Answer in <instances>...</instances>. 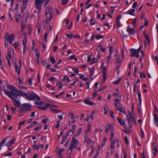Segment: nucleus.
I'll list each match as a JSON object with an SVG mask.
<instances>
[{
	"label": "nucleus",
	"mask_w": 158,
	"mask_h": 158,
	"mask_svg": "<svg viewBox=\"0 0 158 158\" xmlns=\"http://www.w3.org/2000/svg\"><path fill=\"white\" fill-rule=\"evenodd\" d=\"M50 109L51 111L54 113H58L61 112L60 110L53 109L52 108H50Z\"/></svg>",
	"instance_id": "obj_23"
},
{
	"label": "nucleus",
	"mask_w": 158,
	"mask_h": 158,
	"mask_svg": "<svg viewBox=\"0 0 158 158\" xmlns=\"http://www.w3.org/2000/svg\"><path fill=\"white\" fill-rule=\"evenodd\" d=\"M26 27V25L24 22H22L21 23V29L22 31H23V30L25 29Z\"/></svg>",
	"instance_id": "obj_29"
},
{
	"label": "nucleus",
	"mask_w": 158,
	"mask_h": 158,
	"mask_svg": "<svg viewBox=\"0 0 158 158\" xmlns=\"http://www.w3.org/2000/svg\"><path fill=\"white\" fill-rule=\"evenodd\" d=\"M121 79V78H120L118 80L116 81H114L113 82V84L115 85H118V84H119L120 82V81Z\"/></svg>",
	"instance_id": "obj_35"
},
{
	"label": "nucleus",
	"mask_w": 158,
	"mask_h": 158,
	"mask_svg": "<svg viewBox=\"0 0 158 158\" xmlns=\"http://www.w3.org/2000/svg\"><path fill=\"white\" fill-rule=\"evenodd\" d=\"M6 40L9 41V43L10 44H11L14 40L15 35H11L8 37H5Z\"/></svg>",
	"instance_id": "obj_8"
},
{
	"label": "nucleus",
	"mask_w": 158,
	"mask_h": 158,
	"mask_svg": "<svg viewBox=\"0 0 158 158\" xmlns=\"http://www.w3.org/2000/svg\"><path fill=\"white\" fill-rule=\"evenodd\" d=\"M58 68V66L56 65V64L54 65V67L53 68H51L50 69V70L51 71L53 72H56V69Z\"/></svg>",
	"instance_id": "obj_27"
},
{
	"label": "nucleus",
	"mask_w": 158,
	"mask_h": 158,
	"mask_svg": "<svg viewBox=\"0 0 158 158\" xmlns=\"http://www.w3.org/2000/svg\"><path fill=\"white\" fill-rule=\"evenodd\" d=\"M76 126L75 125H73L72 126V129L71 130V131L72 132V133L73 134L74 133L75 131V127Z\"/></svg>",
	"instance_id": "obj_40"
},
{
	"label": "nucleus",
	"mask_w": 158,
	"mask_h": 158,
	"mask_svg": "<svg viewBox=\"0 0 158 158\" xmlns=\"http://www.w3.org/2000/svg\"><path fill=\"white\" fill-rule=\"evenodd\" d=\"M42 128V126L41 125H37L35 127L34 130L35 131H37L39 130Z\"/></svg>",
	"instance_id": "obj_30"
},
{
	"label": "nucleus",
	"mask_w": 158,
	"mask_h": 158,
	"mask_svg": "<svg viewBox=\"0 0 158 158\" xmlns=\"http://www.w3.org/2000/svg\"><path fill=\"white\" fill-rule=\"evenodd\" d=\"M78 143V141L74 136H73L70 142L71 145L69 148V149L72 151L74 147L77 148V145Z\"/></svg>",
	"instance_id": "obj_3"
},
{
	"label": "nucleus",
	"mask_w": 158,
	"mask_h": 158,
	"mask_svg": "<svg viewBox=\"0 0 158 158\" xmlns=\"http://www.w3.org/2000/svg\"><path fill=\"white\" fill-rule=\"evenodd\" d=\"M114 130V127L111 124L107 123L105 126V130L104 131L108 134L109 131L112 132Z\"/></svg>",
	"instance_id": "obj_7"
},
{
	"label": "nucleus",
	"mask_w": 158,
	"mask_h": 158,
	"mask_svg": "<svg viewBox=\"0 0 158 158\" xmlns=\"http://www.w3.org/2000/svg\"><path fill=\"white\" fill-rule=\"evenodd\" d=\"M50 60L52 64H54L56 62V60L54 57H50Z\"/></svg>",
	"instance_id": "obj_39"
},
{
	"label": "nucleus",
	"mask_w": 158,
	"mask_h": 158,
	"mask_svg": "<svg viewBox=\"0 0 158 158\" xmlns=\"http://www.w3.org/2000/svg\"><path fill=\"white\" fill-rule=\"evenodd\" d=\"M94 69V68L91 69L89 71L90 76H93Z\"/></svg>",
	"instance_id": "obj_37"
},
{
	"label": "nucleus",
	"mask_w": 158,
	"mask_h": 158,
	"mask_svg": "<svg viewBox=\"0 0 158 158\" xmlns=\"http://www.w3.org/2000/svg\"><path fill=\"white\" fill-rule=\"evenodd\" d=\"M140 73V77L141 78H145V75L144 73H143L141 72H139Z\"/></svg>",
	"instance_id": "obj_47"
},
{
	"label": "nucleus",
	"mask_w": 158,
	"mask_h": 158,
	"mask_svg": "<svg viewBox=\"0 0 158 158\" xmlns=\"http://www.w3.org/2000/svg\"><path fill=\"white\" fill-rule=\"evenodd\" d=\"M109 113L111 117L112 118H114V114L113 112L112 111L110 110L109 111Z\"/></svg>",
	"instance_id": "obj_44"
},
{
	"label": "nucleus",
	"mask_w": 158,
	"mask_h": 158,
	"mask_svg": "<svg viewBox=\"0 0 158 158\" xmlns=\"http://www.w3.org/2000/svg\"><path fill=\"white\" fill-rule=\"evenodd\" d=\"M44 0H35V6L37 9L40 11L41 10L42 4L44 2Z\"/></svg>",
	"instance_id": "obj_6"
},
{
	"label": "nucleus",
	"mask_w": 158,
	"mask_h": 158,
	"mask_svg": "<svg viewBox=\"0 0 158 158\" xmlns=\"http://www.w3.org/2000/svg\"><path fill=\"white\" fill-rule=\"evenodd\" d=\"M51 106V104L49 103H46L43 106H38V108L39 110H46L48 108Z\"/></svg>",
	"instance_id": "obj_11"
},
{
	"label": "nucleus",
	"mask_w": 158,
	"mask_h": 158,
	"mask_svg": "<svg viewBox=\"0 0 158 158\" xmlns=\"http://www.w3.org/2000/svg\"><path fill=\"white\" fill-rule=\"evenodd\" d=\"M8 138H6L4 139L0 143V150L1 149L2 147V146H3V144L5 143L6 142V140Z\"/></svg>",
	"instance_id": "obj_28"
},
{
	"label": "nucleus",
	"mask_w": 158,
	"mask_h": 158,
	"mask_svg": "<svg viewBox=\"0 0 158 158\" xmlns=\"http://www.w3.org/2000/svg\"><path fill=\"white\" fill-rule=\"evenodd\" d=\"M116 63L119 64L120 65H121V60H120V58H118L117 61H116Z\"/></svg>",
	"instance_id": "obj_63"
},
{
	"label": "nucleus",
	"mask_w": 158,
	"mask_h": 158,
	"mask_svg": "<svg viewBox=\"0 0 158 158\" xmlns=\"http://www.w3.org/2000/svg\"><path fill=\"white\" fill-rule=\"evenodd\" d=\"M99 149L97 150L96 152V153L95 155L94 156V158H97L98 157V154H99Z\"/></svg>",
	"instance_id": "obj_49"
},
{
	"label": "nucleus",
	"mask_w": 158,
	"mask_h": 158,
	"mask_svg": "<svg viewBox=\"0 0 158 158\" xmlns=\"http://www.w3.org/2000/svg\"><path fill=\"white\" fill-rule=\"evenodd\" d=\"M117 120L119 123L121 125H123L125 123V121L123 120L122 119H120L119 118L117 117Z\"/></svg>",
	"instance_id": "obj_21"
},
{
	"label": "nucleus",
	"mask_w": 158,
	"mask_h": 158,
	"mask_svg": "<svg viewBox=\"0 0 158 158\" xmlns=\"http://www.w3.org/2000/svg\"><path fill=\"white\" fill-rule=\"evenodd\" d=\"M102 72L103 73V79L104 82H105L107 78V74L106 73V67H103L102 69Z\"/></svg>",
	"instance_id": "obj_12"
},
{
	"label": "nucleus",
	"mask_w": 158,
	"mask_h": 158,
	"mask_svg": "<svg viewBox=\"0 0 158 158\" xmlns=\"http://www.w3.org/2000/svg\"><path fill=\"white\" fill-rule=\"evenodd\" d=\"M103 38V37L102 35H98L96 36V39L97 40H98L100 39H102Z\"/></svg>",
	"instance_id": "obj_42"
},
{
	"label": "nucleus",
	"mask_w": 158,
	"mask_h": 158,
	"mask_svg": "<svg viewBox=\"0 0 158 158\" xmlns=\"http://www.w3.org/2000/svg\"><path fill=\"white\" fill-rule=\"evenodd\" d=\"M79 77L83 81H85L87 80V78H84V76L83 75L79 74Z\"/></svg>",
	"instance_id": "obj_31"
},
{
	"label": "nucleus",
	"mask_w": 158,
	"mask_h": 158,
	"mask_svg": "<svg viewBox=\"0 0 158 158\" xmlns=\"http://www.w3.org/2000/svg\"><path fill=\"white\" fill-rule=\"evenodd\" d=\"M92 61L91 62V64H93V63H96L98 61L97 59H95V58H93L92 59Z\"/></svg>",
	"instance_id": "obj_53"
},
{
	"label": "nucleus",
	"mask_w": 158,
	"mask_h": 158,
	"mask_svg": "<svg viewBox=\"0 0 158 158\" xmlns=\"http://www.w3.org/2000/svg\"><path fill=\"white\" fill-rule=\"evenodd\" d=\"M48 36V34L47 33H45L44 37V41L46 42H47V37Z\"/></svg>",
	"instance_id": "obj_43"
},
{
	"label": "nucleus",
	"mask_w": 158,
	"mask_h": 158,
	"mask_svg": "<svg viewBox=\"0 0 158 158\" xmlns=\"http://www.w3.org/2000/svg\"><path fill=\"white\" fill-rule=\"evenodd\" d=\"M62 83V82L60 81L57 82L56 86H59V89H61L62 88L63 86Z\"/></svg>",
	"instance_id": "obj_26"
},
{
	"label": "nucleus",
	"mask_w": 158,
	"mask_h": 158,
	"mask_svg": "<svg viewBox=\"0 0 158 158\" xmlns=\"http://www.w3.org/2000/svg\"><path fill=\"white\" fill-rule=\"evenodd\" d=\"M35 43L33 41L32 46V48H31L32 50H34L35 51V49H35Z\"/></svg>",
	"instance_id": "obj_46"
},
{
	"label": "nucleus",
	"mask_w": 158,
	"mask_h": 158,
	"mask_svg": "<svg viewBox=\"0 0 158 158\" xmlns=\"http://www.w3.org/2000/svg\"><path fill=\"white\" fill-rule=\"evenodd\" d=\"M144 37H145V40H147L148 43V44L149 45L150 44V40H149V39L148 37V35H144Z\"/></svg>",
	"instance_id": "obj_38"
},
{
	"label": "nucleus",
	"mask_w": 158,
	"mask_h": 158,
	"mask_svg": "<svg viewBox=\"0 0 158 158\" xmlns=\"http://www.w3.org/2000/svg\"><path fill=\"white\" fill-rule=\"evenodd\" d=\"M68 1V0H62L61 2V3L63 5H65L67 3Z\"/></svg>",
	"instance_id": "obj_51"
},
{
	"label": "nucleus",
	"mask_w": 158,
	"mask_h": 158,
	"mask_svg": "<svg viewBox=\"0 0 158 158\" xmlns=\"http://www.w3.org/2000/svg\"><path fill=\"white\" fill-rule=\"evenodd\" d=\"M130 52L131 53V56H136L137 58H138L139 57H138L137 55V50L131 48L130 49Z\"/></svg>",
	"instance_id": "obj_9"
},
{
	"label": "nucleus",
	"mask_w": 158,
	"mask_h": 158,
	"mask_svg": "<svg viewBox=\"0 0 158 158\" xmlns=\"http://www.w3.org/2000/svg\"><path fill=\"white\" fill-rule=\"evenodd\" d=\"M140 133H141V138H143L144 137V132L142 129L140 130Z\"/></svg>",
	"instance_id": "obj_57"
},
{
	"label": "nucleus",
	"mask_w": 158,
	"mask_h": 158,
	"mask_svg": "<svg viewBox=\"0 0 158 158\" xmlns=\"http://www.w3.org/2000/svg\"><path fill=\"white\" fill-rule=\"evenodd\" d=\"M97 50L98 51H101L102 52H104L105 51V48L102 47V45L99 44L98 46Z\"/></svg>",
	"instance_id": "obj_18"
},
{
	"label": "nucleus",
	"mask_w": 158,
	"mask_h": 158,
	"mask_svg": "<svg viewBox=\"0 0 158 158\" xmlns=\"http://www.w3.org/2000/svg\"><path fill=\"white\" fill-rule=\"evenodd\" d=\"M110 55H109L107 58L106 60L107 63H109L110 62V60H111V58L110 57Z\"/></svg>",
	"instance_id": "obj_48"
},
{
	"label": "nucleus",
	"mask_w": 158,
	"mask_h": 158,
	"mask_svg": "<svg viewBox=\"0 0 158 158\" xmlns=\"http://www.w3.org/2000/svg\"><path fill=\"white\" fill-rule=\"evenodd\" d=\"M6 59L7 60L8 64L9 65V67H10L11 66V63H10V61L9 60V58H8V56H6Z\"/></svg>",
	"instance_id": "obj_61"
},
{
	"label": "nucleus",
	"mask_w": 158,
	"mask_h": 158,
	"mask_svg": "<svg viewBox=\"0 0 158 158\" xmlns=\"http://www.w3.org/2000/svg\"><path fill=\"white\" fill-rule=\"evenodd\" d=\"M115 109L116 110H118L119 111L121 112L124 114H125V111L123 107L122 108L121 106L120 107L119 106H118L116 108H115Z\"/></svg>",
	"instance_id": "obj_17"
},
{
	"label": "nucleus",
	"mask_w": 158,
	"mask_h": 158,
	"mask_svg": "<svg viewBox=\"0 0 158 158\" xmlns=\"http://www.w3.org/2000/svg\"><path fill=\"white\" fill-rule=\"evenodd\" d=\"M28 82L29 84L30 85H32V79L31 78H29L28 80Z\"/></svg>",
	"instance_id": "obj_56"
},
{
	"label": "nucleus",
	"mask_w": 158,
	"mask_h": 158,
	"mask_svg": "<svg viewBox=\"0 0 158 158\" xmlns=\"http://www.w3.org/2000/svg\"><path fill=\"white\" fill-rule=\"evenodd\" d=\"M20 18V15L19 14L17 15V13H16L15 15V21L18 23H19V22Z\"/></svg>",
	"instance_id": "obj_25"
},
{
	"label": "nucleus",
	"mask_w": 158,
	"mask_h": 158,
	"mask_svg": "<svg viewBox=\"0 0 158 158\" xmlns=\"http://www.w3.org/2000/svg\"><path fill=\"white\" fill-rule=\"evenodd\" d=\"M89 42V40H85L83 42V44L84 45H86L88 44Z\"/></svg>",
	"instance_id": "obj_50"
},
{
	"label": "nucleus",
	"mask_w": 158,
	"mask_h": 158,
	"mask_svg": "<svg viewBox=\"0 0 158 158\" xmlns=\"http://www.w3.org/2000/svg\"><path fill=\"white\" fill-rule=\"evenodd\" d=\"M136 21H137V19L136 18H135L134 19V21H133V22L132 23V25L134 27H135V24H136Z\"/></svg>",
	"instance_id": "obj_59"
},
{
	"label": "nucleus",
	"mask_w": 158,
	"mask_h": 158,
	"mask_svg": "<svg viewBox=\"0 0 158 158\" xmlns=\"http://www.w3.org/2000/svg\"><path fill=\"white\" fill-rule=\"evenodd\" d=\"M127 32L129 33L130 35H133L135 33V30L133 28L131 27L130 25L127 26Z\"/></svg>",
	"instance_id": "obj_10"
},
{
	"label": "nucleus",
	"mask_w": 158,
	"mask_h": 158,
	"mask_svg": "<svg viewBox=\"0 0 158 158\" xmlns=\"http://www.w3.org/2000/svg\"><path fill=\"white\" fill-rule=\"evenodd\" d=\"M66 36L67 37H68L69 38H71L73 37V35L72 33H70V34H66Z\"/></svg>",
	"instance_id": "obj_55"
},
{
	"label": "nucleus",
	"mask_w": 158,
	"mask_h": 158,
	"mask_svg": "<svg viewBox=\"0 0 158 158\" xmlns=\"http://www.w3.org/2000/svg\"><path fill=\"white\" fill-rule=\"evenodd\" d=\"M84 102L87 104L90 105H92L93 104L95 105L94 102L89 100V99L88 98L84 100Z\"/></svg>",
	"instance_id": "obj_19"
},
{
	"label": "nucleus",
	"mask_w": 158,
	"mask_h": 158,
	"mask_svg": "<svg viewBox=\"0 0 158 158\" xmlns=\"http://www.w3.org/2000/svg\"><path fill=\"white\" fill-rule=\"evenodd\" d=\"M35 54L36 56V59H39L40 57V53L38 52L37 49H35Z\"/></svg>",
	"instance_id": "obj_34"
},
{
	"label": "nucleus",
	"mask_w": 158,
	"mask_h": 158,
	"mask_svg": "<svg viewBox=\"0 0 158 158\" xmlns=\"http://www.w3.org/2000/svg\"><path fill=\"white\" fill-rule=\"evenodd\" d=\"M120 99H119L117 98L115 100L114 102V105L115 108L118 107L117 105L120 103Z\"/></svg>",
	"instance_id": "obj_22"
},
{
	"label": "nucleus",
	"mask_w": 158,
	"mask_h": 158,
	"mask_svg": "<svg viewBox=\"0 0 158 158\" xmlns=\"http://www.w3.org/2000/svg\"><path fill=\"white\" fill-rule=\"evenodd\" d=\"M71 132V130H69L66 134L65 135H64L63 136V139L61 142V143L63 144L66 140V139L69 136V133Z\"/></svg>",
	"instance_id": "obj_13"
},
{
	"label": "nucleus",
	"mask_w": 158,
	"mask_h": 158,
	"mask_svg": "<svg viewBox=\"0 0 158 158\" xmlns=\"http://www.w3.org/2000/svg\"><path fill=\"white\" fill-rule=\"evenodd\" d=\"M154 116V122L155 124L158 127V118L156 114H153Z\"/></svg>",
	"instance_id": "obj_16"
},
{
	"label": "nucleus",
	"mask_w": 158,
	"mask_h": 158,
	"mask_svg": "<svg viewBox=\"0 0 158 158\" xmlns=\"http://www.w3.org/2000/svg\"><path fill=\"white\" fill-rule=\"evenodd\" d=\"M15 138H13L11 140H10L6 143V145L7 147H10L15 142Z\"/></svg>",
	"instance_id": "obj_15"
},
{
	"label": "nucleus",
	"mask_w": 158,
	"mask_h": 158,
	"mask_svg": "<svg viewBox=\"0 0 158 158\" xmlns=\"http://www.w3.org/2000/svg\"><path fill=\"white\" fill-rule=\"evenodd\" d=\"M126 116L127 117V119L129 124V127L131 128L132 127V120L133 118L132 114L130 113V112L129 111V114H127Z\"/></svg>",
	"instance_id": "obj_5"
},
{
	"label": "nucleus",
	"mask_w": 158,
	"mask_h": 158,
	"mask_svg": "<svg viewBox=\"0 0 158 158\" xmlns=\"http://www.w3.org/2000/svg\"><path fill=\"white\" fill-rule=\"evenodd\" d=\"M33 120V118H28L27 121V122L28 123H31V122H32V121Z\"/></svg>",
	"instance_id": "obj_62"
},
{
	"label": "nucleus",
	"mask_w": 158,
	"mask_h": 158,
	"mask_svg": "<svg viewBox=\"0 0 158 158\" xmlns=\"http://www.w3.org/2000/svg\"><path fill=\"white\" fill-rule=\"evenodd\" d=\"M35 104L36 105H42L44 104V103L41 101H35Z\"/></svg>",
	"instance_id": "obj_41"
},
{
	"label": "nucleus",
	"mask_w": 158,
	"mask_h": 158,
	"mask_svg": "<svg viewBox=\"0 0 158 158\" xmlns=\"http://www.w3.org/2000/svg\"><path fill=\"white\" fill-rule=\"evenodd\" d=\"M56 153H57V154L58 155V156L59 158H63L61 153H60L59 152H56Z\"/></svg>",
	"instance_id": "obj_64"
},
{
	"label": "nucleus",
	"mask_w": 158,
	"mask_h": 158,
	"mask_svg": "<svg viewBox=\"0 0 158 158\" xmlns=\"http://www.w3.org/2000/svg\"><path fill=\"white\" fill-rule=\"evenodd\" d=\"M110 54L109 55H111V54L113 52V48L112 46H109Z\"/></svg>",
	"instance_id": "obj_54"
},
{
	"label": "nucleus",
	"mask_w": 158,
	"mask_h": 158,
	"mask_svg": "<svg viewBox=\"0 0 158 158\" xmlns=\"http://www.w3.org/2000/svg\"><path fill=\"white\" fill-rule=\"evenodd\" d=\"M92 140L91 139V138H89L88 139V140L87 142V143H86V146L87 147H88L89 146V145H90V144L91 143V142H92Z\"/></svg>",
	"instance_id": "obj_33"
},
{
	"label": "nucleus",
	"mask_w": 158,
	"mask_h": 158,
	"mask_svg": "<svg viewBox=\"0 0 158 158\" xmlns=\"http://www.w3.org/2000/svg\"><path fill=\"white\" fill-rule=\"evenodd\" d=\"M37 121H34L33 122L31 123L30 124L31 126V127H32L35 125H36L37 123Z\"/></svg>",
	"instance_id": "obj_45"
},
{
	"label": "nucleus",
	"mask_w": 158,
	"mask_h": 158,
	"mask_svg": "<svg viewBox=\"0 0 158 158\" xmlns=\"http://www.w3.org/2000/svg\"><path fill=\"white\" fill-rule=\"evenodd\" d=\"M19 44L18 42H16L13 44V45L14 48H16V47L19 46Z\"/></svg>",
	"instance_id": "obj_58"
},
{
	"label": "nucleus",
	"mask_w": 158,
	"mask_h": 158,
	"mask_svg": "<svg viewBox=\"0 0 158 158\" xmlns=\"http://www.w3.org/2000/svg\"><path fill=\"white\" fill-rule=\"evenodd\" d=\"M135 11V10L134 9H130L126 13L129 14L131 15H134V12Z\"/></svg>",
	"instance_id": "obj_20"
},
{
	"label": "nucleus",
	"mask_w": 158,
	"mask_h": 158,
	"mask_svg": "<svg viewBox=\"0 0 158 158\" xmlns=\"http://www.w3.org/2000/svg\"><path fill=\"white\" fill-rule=\"evenodd\" d=\"M52 8H51V9H50V8L49 7L47 8V9L45 11V15L46 18L50 19H52L53 17L52 12Z\"/></svg>",
	"instance_id": "obj_4"
},
{
	"label": "nucleus",
	"mask_w": 158,
	"mask_h": 158,
	"mask_svg": "<svg viewBox=\"0 0 158 158\" xmlns=\"http://www.w3.org/2000/svg\"><path fill=\"white\" fill-rule=\"evenodd\" d=\"M23 53L24 54L26 51V45H25V44H23Z\"/></svg>",
	"instance_id": "obj_60"
},
{
	"label": "nucleus",
	"mask_w": 158,
	"mask_h": 158,
	"mask_svg": "<svg viewBox=\"0 0 158 158\" xmlns=\"http://www.w3.org/2000/svg\"><path fill=\"white\" fill-rule=\"evenodd\" d=\"M6 87L8 88L10 91H8L5 90H3L5 94L12 100H14L13 104L14 105L18 107L20 106V102L17 100L13 97H16L18 96H23L24 98L28 100H33L36 99L38 100H40V97L35 93L32 94L27 93H23L21 90H18L15 86L11 85L6 84Z\"/></svg>",
	"instance_id": "obj_1"
},
{
	"label": "nucleus",
	"mask_w": 158,
	"mask_h": 158,
	"mask_svg": "<svg viewBox=\"0 0 158 158\" xmlns=\"http://www.w3.org/2000/svg\"><path fill=\"white\" fill-rule=\"evenodd\" d=\"M31 106L29 103H23L22 105V106L19 108V112L22 113L23 111H28L31 110Z\"/></svg>",
	"instance_id": "obj_2"
},
{
	"label": "nucleus",
	"mask_w": 158,
	"mask_h": 158,
	"mask_svg": "<svg viewBox=\"0 0 158 158\" xmlns=\"http://www.w3.org/2000/svg\"><path fill=\"white\" fill-rule=\"evenodd\" d=\"M82 131V128H80L77 131L76 133L73 136L77 137L80 135Z\"/></svg>",
	"instance_id": "obj_24"
},
{
	"label": "nucleus",
	"mask_w": 158,
	"mask_h": 158,
	"mask_svg": "<svg viewBox=\"0 0 158 158\" xmlns=\"http://www.w3.org/2000/svg\"><path fill=\"white\" fill-rule=\"evenodd\" d=\"M15 67L17 74L19 75L20 73V69L17 64V62L16 61H15Z\"/></svg>",
	"instance_id": "obj_14"
},
{
	"label": "nucleus",
	"mask_w": 158,
	"mask_h": 158,
	"mask_svg": "<svg viewBox=\"0 0 158 158\" xmlns=\"http://www.w3.org/2000/svg\"><path fill=\"white\" fill-rule=\"evenodd\" d=\"M28 0H26L25 1H23V7L24 8V9L26 8V7L27 6V2Z\"/></svg>",
	"instance_id": "obj_36"
},
{
	"label": "nucleus",
	"mask_w": 158,
	"mask_h": 158,
	"mask_svg": "<svg viewBox=\"0 0 158 158\" xmlns=\"http://www.w3.org/2000/svg\"><path fill=\"white\" fill-rule=\"evenodd\" d=\"M7 55L8 56H9V59L11 58L12 56H11V50L10 48L7 51Z\"/></svg>",
	"instance_id": "obj_32"
},
{
	"label": "nucleus",
	"mask_w": 158,
	"mask_h": 158,
	"mask_svg": "<svg viewBox=\"0 0 158 158\" xmlns=\"http://www.w3.org/2000/svg\"><path fill=\"white\" fill-rule=\"evenodd\" d=\"M60 121H58L56 122V124L55 126V128H58L59 127Z\"/></svg>",
	"instance_id": "obj_52"
}]
</instances>
